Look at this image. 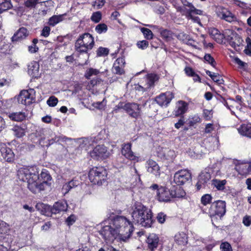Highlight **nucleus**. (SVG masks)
I'll return each mask as SVG.
<instances>
[{
	"label": "nucleus",
	"instance_id": "nucleus-16",
	"mask_svg": "<svg viewBox=\"0 0 251 251\" xmlns=\"http://www.w3.org/2000/svg\"><path fill=\"white\" fill-rule=\"evenodd\" d=\"M174 98V94L170 91L161 94L155 99L156 102L161 106L166 107Z\"/></svg>",
	"mask_w": 251,
	"mask_h": 251
},
{
	"label": "nucleus",
	"instance_id": "nucleus-22",
	"mask_svg": "<svg viewBox=\"0 0 251 251\" xmlns=\"http://www.w3.org/2000/svg\"><path fill=\"white\" fill-rule=\"evenodd\" d=\"M28 74L32 77H38L39 76V64L36 61L30 62L27 66Z\"/></svg>",
	"mask_w": 251,
	"mask_h": 251
},
{
	"label": "nucleus",
	"instance_id": "nucleus-24",
	"mask_svg": "<svg viewBox=\"0 0 251 251\" xmlns=\"http://www.w3.org/2000/svg\"><path fill=\"white\" fill-rule=\"evenodd\" d=\"M238 133L242 136L251 139V125L243 124L237 128Z\"/></svg>",
	"mask_w": 251,
	"mask_h": 251
},
{
	"label": "nucleus",
	"instance_id": "nucleus-8",
	"mask_svg": "<svg viewBox=\"0 0 251 251\" xmlns=\"http://www.w3.org/2000/svg\"><path fill=\"white\" fill-rule=\"evenodd\" d=\"M43 136H44V138H47V141H44V140L42 139L40 142V145L43 147H48L55 142H66L70 140L69 138L65 136H57L53 132L49 130H44L43 132Z\"/></svg>",
	"mask_w": 251,
	"mask_h": 251
},
{
	"label": "nucleus",
	"instance_id": "nucleus-30",
	"mask_svg": "<svg viewBox=\"0 0 251 251\" xmlns=\"http://www.w3.org/2000/svg\"><path fill=\"white\" fill-rule=\"evenodd\" d=\"M159 241L158 237L155 234H151L147 238V243L149 248L153 250L157 247Z\"/></svg>",
	"mask_w": 251,
	"mask_h": 251
},
{
	"label": "nucleus",
	"instance_id": "nucleus-61",
	"mask_svg": "<svg viewBox=\"0 0 251 251\" xmlns=\"http://www.w3.org/2000/svg\"><path fill=\"white\" fill-rule=\"evenodd\" d=\"M104 0H96L93 5L96 6L97 9H100L104 5Z\"/></svg>",
	"mask_w": 251,
	"mask_h": 251
},
{
	"label": "nucleus",
	"instance_id": "nucleus-44",
	"mask_svg": "<svg viewBox=\"0 0 251 251\" xmlns=\"http://www.w3.org/2000/svg\"><path fill=\"white\" fill-rule=\"evenodd\" d=\"M95 30L99 34L105 33L107 30V26L105 24H100L96 26Z\"/></svg>",
	"mask_w": 251,
	"mask_h": 251
},
{
	"label": "nucleus",
	"instance_id": "nucleus-40",
	"mask_svg": "<svg viewBox=\"0 0 251 251\" xmlns=\"http://www.w3.org/2000/svg\"><path fill=\"white\" fill-rule=\"evenodd\" d=\"M100 73V71L99 70L90 68L86 71L84 76L87 79H90L91 76L97 75Z\"/></svg>",
	"mask_w": 251,
	"mask_h": 251
},
{
	"label": "nucleus",
	"instance_id": "nucleus-53",
	"mask_svg": "<svg viewBox=\"0 0 251 251\" xmlns=\"http://www.w3.org/2000/svg\"><path fill=\"white\" fill-rule=\"evenodd\" d=\"M160 33L161 36L167 40H169L172 37L171 32L168 30H163Z\"/></svg>",
	"mask_w": 251,
	"mask_h": 251
},
{
	"label": "nucleus",
	"instance_id": "nucleus-12",
	"mask_svg": "<svg viewBox=\"0 0 251 251\" xmlns=\"http://www.w3.org/2000/svg\"><path fill=\"white\" fill-rule=\"evenodd\" d=\"M191 178V174L186 170H181L176 172L174 176V181L178 185L184 184Z\"/></svg>",
	"mask_w": 251,
	"mask_h": 251
},
{
	"label": "nucleus",
	"instance_id": "nucleus-31",
	"mask_svg": "<svg viewBox=\"0 0 251 251\" xmlns=\"http://www.w3.org/2000/svg\"><path fill=\"white\" fill-rule=\"evenodd\" d=\"M174 238L176 243L179 245L184 246L187 243V236L183 232L177 233Z\"/></svg>",
	"mask_w": 251,
	"mask_h": 251
},
{
	"label": "nucleus",
	"instance_id": "nucleus-35",
	"mask_svg": "<svg viewBox=\"0 0 251 251\" xmlns=\"http://www.w3.org/2000/svg\"><path fill=\"white\" fill-rule=\"evenodd\" d=\"M9 118L15 121L20 122L24 120L26 117V114L24 112H18L9 114Z\"/></svg>",
	"mask_w": 251,
	"mask_h": 251
},
{
	"label": "nucleus",
	"instance_id": "nucleus-52",
	"mask_svg": "<svg viewBox=\"0 0 251 251\" xmlns=\"http://www.w3.org/2000/svg\"><path fill=\"white\" fill-rule=\"evenodd\" d=\"M135 89L140 92H144L146 91H148L150 89L147 88V85L144 84V85H140L139 84H135Z\"/></svg>",
	"mask_w": 251,
	"mask_h": 251
},
{
	"label": "nucleus",
	"instance_id": "nucleus-43",
	"mask_svg": "<svg viewBox=\"0 0 251 251\" xmlns=\"http://www.w3.org/2000/svg\"><path fill=\"white\" fill-rule=\"evenodd\" d=\"M97 56L98 57L105 56L108 55L109 53V50L108 48L100 47L97 50Z\"/></svg>",
	"mask_w": 251,
	"mask_h": 251
},
{
	"label": "nucleus",
	"instance_id": "nucleus-10",
	"mask_svg": "<svg viewBox=\"0 0 251 251\" xmlns=\"http://www.w3.org/2000/svg\"><path fill=\"white\" fill-rule=\"evenodd\" d=\"M35 93L33 89L22 90L18 97V102L25 105L32 104L36 100Z\"/></svg>",
	"mask_w": 251,
	"mask_h": 251
},
{
	"label": "nucleus",
	"instance_id": "nucleus-29",
	"mask_svg": "<svg viewBox=\"0 0 251 251\" xmlns=\"http://www.w3.org/2000/svg\"><path fill=\"white\" fill-rule=\"evenodd\" d=\"M158 76L155 74H149L145 78V84L150 89L153 87L154 83L158 80Z\"/></svg>",
	"mask_w": 251,
	"mask_h": 251
},
{
	"label": "nucleus",
	"instance_id": "nucleus-62",
	"mask_svg": "<svg viewBox=\"0 0 251 251\" xmlns=\"http://www.w3.org/2000/svg\"><path fill=\"white\" fill-rule=\"evenodd\" d=\"M189 37L190 36L188 35L183 32L180 33L177 35V38L179 40L182 41L184 43L186 42V41L187 40V39H188Z\"/></svg>",
	"mask_w": 251,
	"mask_h": 251
},
{
	"label": "nucleus",
	"instance_id": "nucleus-27",
	"mask_svg": "<svg viewBox=\"0 0 251 251\" xmlns=\"http://www.w3.org/2000/svg\"><path fill=\"white\" fill-rule=\"evenodd\" d=\"M68 204L65 201L56 202L52 206V212L56 214L62 211H65L67 209Z\"/></svg>",
	"mask_w": 251,
	"mask_h": 251
},
{
	"label": "nucleus",
	"instance_id": "nucleus-48",
	"mask_svg": "<svg viewBox=\"0 0 251 251\" xmlns=\"http://www.w3.org/2000/svg\"><path fill=\"white\" fill-rule=\"evenodd\" d=\"M215 126L213 124H207L204 129V133L206 134L211 133L215 130Z\"/></svg>",
	"mask_w": 251,
	"mask_h": 251
},
{
	"label": "nucleus",
	"instance_id": "nucleus-58",
	"mask_svg": "<svg viewBox=\"0 0 251 251\" xmlns=\"http://www.w3.org/2000/svg\"><path fill=\"white\" fill-rule=\"evenodd\" d=\"M214 82L219 84H221L224 83V80L218 74L216 73L213 78L212 79Z\"/></svg>",
	"mask_w": 251,
	"mask_h": 251
},
{
	"label": "nucleus",
	"instance_id": "nucleus-34",
	"mask_svg": "<svg viewBox=\"0 0 251 251\" xmlns=\"http://www.w3.org/2000/svg\"><path fill=\"white\" fill-rule=\"evenodd\" d=\"M180 0L184 6H187L189 8V9H187L185 7H181L185 10V12L195 11L198 14H202L203 12L201 10L196 9L191 3L189 2L186 0Z\"/></svg>",
	"mask_w": 251,
	"mask_h": 251
},
{
	"label": "nucleus",
	"instance_id": "nucleus-6",
	"mask_svg": "<svg viewBox=\"0 0 251 251\" xmlns=\"http://www.w3.org/2000/svg\"><path fill=\"white\" fill-rule=\"evenodd\" d=\"M219 167L217 164H214L212 167H207L203 170L199 176V179L196 187L200 190L202 185L205 184L211 179L212 176H220Z\"/></svg>",
	"mask_w": 251,
	"mask_h": 251
},
{
	"label": "nucleus",
	"instance_id": "nucleus-19",
	"mask_svg": "<svg viewBox=\"0 0 251 251\" xmlns=\"http://www.w3.org/2000/svg\"><path fill=\"white\" fill-rule=\"evenodd\" d=\"M229 45L235 50L242 44L243 40L242 38L235 33H231V35L226 38Z\"/></svg>",
	"mask_w": 251,
	"mask_h": 251
},
{
	"label": "nucleus",
	"instance_id": "nucleus-26",
	"mask_svg": "<svg viewBox=\"0 0 251 251\" xmlns=\"http://www.w3.org/2000/svg\"><path fill=\"white\" fill-rule=\"evenodd\" d=\"M176 8L177 11L180 12L183 15H185L188 20H192L194 22L200 24L199 18L194 16V14L198 15L195 11L185 12V10L180 7H176Z\"/></svg>",
	"mask_w": 251,
	"mask_h": 251
},
{
	"label": "nucleus",
	"instance_id": "nucleus-50",
	"mask_svg": "<svg viewBox=\"0 0 251 251\" xmlns=\"http://www.w3.org/2000/svg\"><path fill=\"white\" fill-rule=\"evenodd\" d=\"M58 101V99L56 97L51 96L48 100L47 103L50 106L54 107L56 105Z\"/></svg>",
	"mask_w": 251,
	"mask_h": 251
},
{
	"label": "nucleus",
	"instance_id": "nucleus-14",
	"mask_svg": "<svg viewBox=\"0 0 251 251\" xmlns=\"http://www.w3.org/2000/svg\"><path fill=\"white\" fill-rule=\"evenodd\" d=\"M217 16L221 19L228 22H232L236 20L235 15L227 9L223 7H218L216 9Z\"/></svg>",
	"mask_w": 251,
	"mask_h": 251
},
{
	"label": "nucleus",
	"instance_id": "nucleus-13",
	"mask_svg": "<svg viewBox=\"0 0 251 251\" xmlns=\"http://www.w3.org/2000/svg\"><path fill=\"white\" fill-rule=\"evenodd\" d=\"M123 109L132 117L138 118L141 115L140 105L136 103H127L124 105Z\"/></svg>",
	"mask_w": 251,
	"mask_h": 251
},
{
	"label": "nucleus",
	"instance_id": "nucleus-60",
	"mask_svg": "<svg viewBox=\"0 0 251 251\" xmlns=\"http://www.w3.org/2000/svg\"><path fill=\"white\" fill-rule=\"evenodd\" d=\"M204 59L206 61L208 62L209 64H210L212 66H215V61L213 58L209 54H207L204 56Z\"/></svg>",
	"mask_w": 251,
	"mask_h": 251
},
{
	"label": "nucleus",
	"instance_id": "nucleus-59",
	"mask_svg": "<svg viewBox=\"0 0 251 251\" xmlns=\"http://www.w3.org/2000/svg\"><path fill=\"white\" fill-rule=\"evenodd\" d=\"M243 224L246 226H249L251 225V216L246 215L243 218Z\"/></svg>",
	"mask_w": 251,
	"mask_h": 251
},
{
	"label": "nucleus",
	"instance_id": "nucleus-20",
	"mask_svg": "<svg viewBox=\"0 0 251 251\" xmlns=\"http://www.w3.org/2000/svg\"><path fill=\"white\" fill-rule=\"evenodd\" d=\"M211 207L215 208L213 214L222 217L226 213V202L223 201H217L212 203Z\"/></svg>",
	"mask_w": 251,
	"mask_h": 251
},
{
	"label": "nucleus",
	"instance_id": "nucleus-1",
	"mask_svg": "<svg viewBox=\"0 0 251 251\" xmlns=\"http://www.w3.org/2000/svg\"><path fill=\"white\" fill-rule=\"evenodd\" d=\"M134 230L132 223L124 216H118L105 221L100 230V234L106 243H112L115 240L127 242Z\"/></svg>",
	"mask_w": 251,
	"mask_h": 251
},
{
	"label": "nucleus",
	"instance_id": "nucleus-42",
	"mask_svg": "<svg viewBox=\"0 0 251 251\" xmlns=\"http://www.w3.org/2000/svg\"><path fill=\"white\" fill-rule=\"evenodd\" d=\"M141 31L143 33L146 39L150 40L152 38L153 35L150 29L145 27H142L141 28Z\"/></svg>",
	"mask_w": 251,
	"mask_h": 251
},
{
	"label": "nucleus",
	"instance_id": "nucleus-23",
	"mask_svg": "<svg viewBox=\"0 0 251 251\" xmlns=\"http://www.w3.org/2000/svg\"><path fill=\"white\" fill-rule=\"evenodd\" d=\"M125 64V59L119 57L114 63L112 71L117 74L121 75L124 73V67Z\"/></svg>",
	"mask_w": 251,
	"mask_h": 251
},
{
	"label": "nucleus",
	"instance_id": "nucleus-56",
	"mask_svg": "<svg viewBox=\"0 0 251 251\" xmlns=\"http://www.w3.org/2000/svg\"><path fill=\"white\" fill-rule=\"evenodd\" d=\"M137 45L139 49L144 50L149 46V42L146 40H142L139 41L137 43Z\"/></svg>",
	"mask_w": 251,
	"mask_h": 251
},
{
	"label": "nucleus",
	"instance_id": "nucleus-3",
	"mask_svg": "<svg viewBox=\"0 0 251 251\" xmlns=\"http://www.w3.org/2000/svg\"><path fill=\"white\" fill-rule=\"evenodd\" d=\"M131 216L134 222L142 226L151 227L152 223V214L151 209L140 202H136L132 207Z\"/></svg>",
	"mask_w": 251,
	"mask_h": 251
},
{
	"label": "nucleus",
	"instance_id": "nucleus-45",
	"mask_svg": "<svg viewBox=\"0 0 251 251\" xmlns=\"http://www.w3.org/2000/svg\"><path fill=\"white\" fill-rule=\"evenodd\" d=\"M212 198V196L210 194H205L201 198V202L203 205H206L211 202Z\"/></svg>",
	"mask_w": 251,
	"mask_h": 251
},
{
	"label": "nucleus",
	"instance_id": "nucleus-54",
	"mask_svg": "<svg viewBox=\"0 0 251 251\" xmlns=\"http://www.w3.org/2000/svg\"><path fill=\"white\" fill-rule=\"evenodd\" d=\"M38 2V0H25V5L26 7L29 8L34 7Z\"/></svg>",
	"mask_w": 251,
	"mask_h": 251
},
{
	"label": "nucleus",
	"instance_id": "nucleus-46",
	"mask_svg": "<svg viewBox=\"0 0 251 251\" xmlns=\"http://www.w3.org/2000/svg\"><path fill=\"white\" fill-rule=\"evenodd\" d=\"M91 19L96 23H99L101 19V13L100 11H97L93 13Z\"/></svg>",
	"mask_w": 251,
	"mask_h": 251
},
{
	"label": "nucleus",
	"instance_id": "nucleus-9",
	"mask_svg": "<svg viewBox=\"0 0 251 251\" xmlns=\"http://www.w3.org/2000/svg\"><path fill=\"white\" fill-rule=\"evenodd\" d=\"M232 163L238 175L246 176L251 173V161L233 159Z\"/></svg>",
	"mask_w": 251,
	"mask_h": 251
},
{
	"label": "nucleus",
	"instance_id": "nucleus-51",
	"mask_svg": "<svg viewBox=\"0 0 251 251\" xmlns=\"http://www.w3.org/2000/svg\"><path fill=\"white\" fill-rule=\"evenodd\" d=\"M106 104V101H105L104 100H103L102 101L94 102L92 104V105L94 107L96 108L97 109H102L105 106Z\"/></svg>",
	"mask_w": 251,
	"mask_h": 251
},
{
	"label": "nucleus",
	"instance_id": "nucleus-64",
	"mask_svg": "<svg viewBox=\"0 0 251 251\" xmlns=\"http://www.w3.org/2000/svg\"><path fill=\"white\" fill-rule=\"evenodd\" d=\"M157 219L159 223L163 224L166 220V215L162 213H160L157 216Z\"/></svg>",
	"mask_w": 251,
	"mask_h": 251
},
{
	"label": "nucleus",
	"instance_id": "nucleus-33",
	"mask_svg": "<svg viewBox=\"0 0 251 251\" xmlns=\"http://www.w3.org/2000/svg\"><path fill=\"white\" fill-rule=\"evenodd\" d=\"M36 207L38 209H42L41 211L43 215L49 216L53 214L52 212V206L51 207L49 205L42 203H38Z\"/></svg>",
	"mask_w": 251,
	"mask_h": 251
},
{
	"label": "nucleus",
	"instance_id": "nucleus-41",
	"mask_svg": "<svg viewBox=\"0 0 251 251\" xmlns=\"http://www.w3.org/2000/svg\"><path fill=\"white\" fill-rule=\"evenodd\" d=\"M12 7V5L9 0H5L0 4V13L10 9Z\"/></svg>",
	"mask_w": 251,
	"mask_h": 251
},
{
	"label": "nucleus",
	"instance_id": "nucleus-11",
	"mask_svg": "<svg viewBox=\"0 0 251 251\" xmlns=\"http://www.w3.org/2000/svg\"><path fill=\"white\" fill-rule=\"evenodd\" d=\"M110 152L103 145H98L90 152L91 156L96 159H105L108 157Z\"/></svg>",
	"mask_w": 251,
	"mask_h": 251
},
{
	"label": "nucleus",
	"instance_id": "nucleus-28",
	"mask_svg": "<svg viewBox=\"0 0 251 251\" xmlns=\"http://www.w3.org/2000/svg\"><path fill=\"white\" fill-rule=\"evenodd\" d=\"M28 35L27 29L25 27L20 28L12 38L13 41H18L25 39Z\"/></svg>",
	"mask_w": 251,
	"mask_h": 251
},
{
	"label": "nucleus",
	"instance_id": "nucleus-2",
	"mask_svg": "<svg viewBox=\"0 0 251 251\" xmlns=\"http://www.w3.org/2000/svg\"><path fill=\"white\" fill-rule=\"evenodd\" d=\"M18 178L23 181H26L28 189L33 193L36 194L43 191L48 181L51 180L50 176L47 172L40 174L41 181L39 177V170L36 166H25L19 169L17 173Z\"/></svg>",
	"mask_w": 251,
	"mask_h": 251
},
{
	"label": "nucleus",
	"instance_id": "nucleus-4",
	"mask_svg": "<svg viewBox=\"0 0 251 251\" xmlns=\"http://www.w3.org/2000/svg\"><path fill=\"white\" fill-rule=\"evenodd\" d=\"M150 188L157 190V199L162 202H168L174 198L182 197L185 195L184 192L181 188L178 189L176 192L175 189L170 190L166 187H159L156 184H152Z\"/></svg>",
	"mask_w": 251,
	"mask_h": 251
},
{
	"label": "nucleus",
	"instance_id": "nucleus-7",
	"mask_svg": "<svg viewBox=\"0 0 251 251\" xmlns=\"http://www.w3.org/2000/svg\"><path fill=\"white\" fill-rule=\"evenodd\" d=\"M107 171L103 167H94L89 173V178L94 184L100 185L106 180Z\"/></svg>",
	"mask_w": 251,
	"mask_h": 251
},
{
	"label": "nucleus",
	"instance_id": "nucleus-17",
	"mask_svg": "<svg viewBox=\"0 0 251 251\" xmlns=\"http://www.w3.org/2000/svg\"><path fill=\"white\" fill-rule=\"evenodd\" d=\"M0 152L3 159L9 162L14 160L15 154L12 150L5 144H0Z\"/></svg>",
	"mask_w": 251,
	"mask_h": 251
},
{
	"label": "nucleus",
	"instance_id": "nucleus-21",
	"mask_svg": "<svg viewBox=\"0 0 251 251\" xmlns=\"http://www.w3.org/2000/svg\"><path fill=\"white\" fill-rule=\"evenodd\" d=\"M146 167L147 171L156 176H158L160 175V167L158 164L152 160H149L146 164Z\"/></svg>",
	"mask_w": 251,
	"mask_h": 251
},
{
	"label": "nucleus",
	"instance_id": "nucleus-36",
	"mask_svg": "<svg viewBox=\"0 0 251 251\" xmlns=\"http://www.w3.org/2000/svg\"><path fill=\"white\" fill-rule=\"evenodd\" d=\"M11 130L13 132L14 135L18 138H21L25 135V129L21 126H14Z\"/></svg>",
	"mask_w": 251,
	"mask_h": 251
},
{
	"label": "nucleus",
	"instance_id": "nucleus-55",
	"mask_svg": "<svg viewBox=\"0 0 251 251\" xmlns=\"http://www.w3.org/2000/svg\"><path fill=\"white\" fill-rule=\"evenodd\" d=\"M203 115L206 120H210L212 117L213 113L212 110L204 109L203 111Z\"/></svg>",
	"mask_w": 251,
	"mask_h": 251
},
{
	"label": "nucleus",
	"instance_id": "nucleus-37",
	"mask_svg": "<svg viewBox=\"0 0 251 251\" xmlns=\"http://www.w3.org/2000/svg\"><path fill=\"white\" fill-rule=\"evenodd\" d=\"M226 181L225 179L219 180L215 179L212 180V185L216 188L218 190H223L225 188Z\"/></svg>",
	"mask_w": 251,
	"mask_h": 251
},
{
	"label": "nucleus",
	"instance_id": "nucleus-47",
	"mask_svg": "<svg viewBox=\"0 0 251 251\" xmlns=\"http://www.w3.org/2000/svg\"><path fill=\"white\" fill-rule=\"evenodd\" d=\"M221 251H233L231 245L227 242H222L220 245Z\"/></svg>",
	"mask_w": 251,
	"mask_h": 251
},
{
	"label": "nucleus",
	"instance_id": "nucleus-5",
	"mask_svg": "<svg viewBox=\"0 0 251 251\" xmlns=\"http://www.w3.org/2000/svg\"><path fill=\"white\" fill-rule=\"evenodd\" d=\"M95 44L94 39L90 33H85L81 35L75 43V48L77 51L87 52L91 50Z\"/></svg>",
	"mask_w": 251,
	"mask_h": 251
},
{
	"label": "nucleus",
	"instance_id": "nucleus-18",
	"mask_svg": "<svg viewBox=\"0 0 251 251\" xmlns=\"http://www.w3.org/2000/svg\"><path fill=\"white\" fill-rule=\"evenodd\" d=\"M10 228L9 225L3 221H0V242L2 243H5V241H7L8 235L12 238V236L9 234ZM13 239H12V240Z\"/></svg>",
	"mask_w": 251,
	"mask_h": 251
},
{
	"label": "nucleus",
	"instance_id": "nucleus-15",
	"mask_svg": "<svg viewBox=\"0 0 251 251\" xmlns=\"http://www.w3.org/2000/svg\"><path fill=\"white\" fill-rule=\"evenodd\" d=\"M121 152L126 158L134 161V162H139L140 160L139 156H136L131 151V144L126 143L123 145Z\"/></svg>",
	"mask_w": 251,
	"mask_h": 251
},
{
	"label": "nucleus",
	"instance_id": "nucleus-49",
	"mask_svg": "<svg viewBox=\"0 0 251 251\" xmlns=\"http://www.w3.org/2000/svg\"><path fill=\"white\" fill-rule=\"evenodd\" d=\"M246 42L247 46L245 50V52L247 55L251 54V39L250 37H247L246 39Z\"/></svg>",
	"mask_w": 251,
	"mask_h": 251
},
{
	"label": "nucleus",
	"instance_id": "nucleus-25",
	"mask_svg": "<svg viewBox=\"0 0 251 251\" xmlns=\"http://www.w3.org/2000/svg\"><path fill=\"white\" fill-rule=\"evenodd\" d=\"M188 109L187 103L182 100L178 101L176 103V108L174 111L175 116H179L184 114Z\"/></svg>",
	"mask_w": 251,
	"mask_h": 251
},
{
	"label": "nucleus",
	"instance_id": "nucleus-32",
	"mask_svg": "<svg viewBox=\"0 0 251 251\" xmlns=\"http://www.w3.org/2000/svg\"><path fill=\"white\" fill-rule=\"evenodd\" d=\"M44 131V130H40L30 135V138L33 143L40 144V142L41 140L43 139L44 141L47 140V138H44V136H43V132Z\"/></svg>",
	"mask_w": 251,
	"mask_h": 251
},
{
	"label": "nucleus",
	"instance_id": "nucleus-63",
	"mask_svg": "<svg viewBox=\"0 0 251 251\" xmlns=\"http://www.w3.org/2000/svg\"><path fill=\"white\" fill-rule=\"evenodd\" d=\"M50 27L46 26H45L42 31L41 35L45 37H47L50 33Z\"/></svg>",
	"mask_w": 251,
	"mask_h": 251
},
{
	"label": "nucleus",
	"instance_id": "nucleus-39",
	"mask_svg": "<svg viewBox=\"0 0 251 251\" xmlns=\"http://www.w3.org/2000/svg\"><path fill=\"white\" fill-rule=\"evenodd\" d=\"M201 122V119L198 114H195L189 116L188 122L190 126H194L198 123Z\"/></svg>",
	"mask_w": 251,
	"mask_h": 251
},
{
	"label": "nucleus",
	"instance_id": "nucleus-38",
	"mask_svg": "<svg viewBox=\"0 0 251 251\" xmlns=\"http://www.w3.org/2000/svg\"><path fill=\"white\" fill-rule=\"evenodd\" d=\"M63 16L62 15H54L50 17L48 22V24L50 25L54 26L59 23L63 21Z\"/></svg>",
	"mask_w": 251,
	"mask_h": 251
},
{
	"label": "nucleus",
	"instance_id": "nucleus-57",
	"mask_svg": "<svg viewBox=\"0 0 251 251\" xmlns=\"http://www.w3.org/2000/svg\"><path fill=\"white\" fill-rule=\"evenodd\" d=\"M234 62L237 64L239 67L241 69L245 68L247 66V63L242 61L238 57H235L234 59Z\"/></svg>",
	"mask_w": 251,
	"mask_h": 251
}]
</instances>
